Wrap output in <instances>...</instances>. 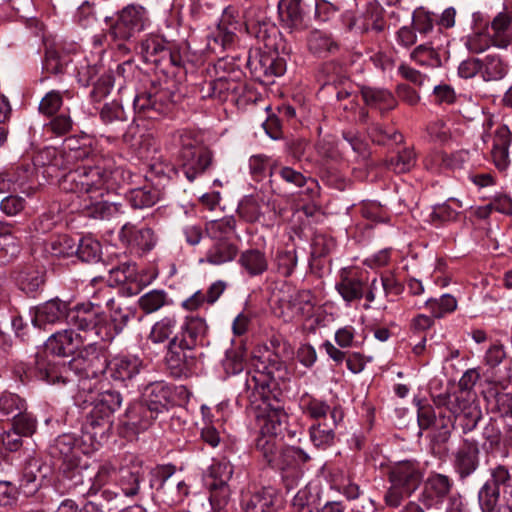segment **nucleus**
Wrapping results in <instances>:
<instances>
[{"label":"nucleus","instance_id":"obj_1","mask_svg":"<svg viewBox=\"0 0 512 512\" xmlns=\"http://www.w3.org/2000/svg\"><path fill=\"white\" fill-rule=\"evenodd\" d=\"M101 349L98 342L91 339L68 364L39 357L36 361L37 376L49 384H76L78 391L74 398L82 401V392L91 390V385H95V380L106 369Z\"/></svg>","mask_w":512,"mask_h":512},{"label":"nucleus","instance_id":"obj_2","mask_svg":"<svg viewBox=\"0 0 512 512\" xmlns=\"http://www.w3.org/2000/svg\"><path fill=\"white\" fill-rule=\"evenodd\" d=\"M77 156L70 152H60L55 148H46L35 157V163L47 166L48 170H69L59 180L62 190L73 193H81L85 196L95 194L103 190L104 184L110 177V172L99 167L79 166L70 169V161Z\"/></svg>","mask_w":512,"mask_h":512},{"label":"nucleus","instance_id":"obj_3","mask_svg":"<svg viewBox=\"0 0 512 512\" xmlns=\"http://www.w3.org/2000/svg\"><path fill=\"white\" fill-rule=\"evenodd\" d=\"M512 44V13L503 10L487 21L481 12L472 14V32L467 37L468 49L475 53L491 45L507 48Z\"/></svg>","mask_w":512,"mask_h":512},{"label":"nucleus","instance_id":"obj_4","mask_svg":"<svg viewBox=\"0 0 512 512\" xmlns=\"http://www.w3.org/2000/svg\"><path fill=\"white\" fill-rule=\"evenodd\" d=\"M93 387L94 385H91V390L82 392V399H86V402L76 399L75 402L78 405L92 406L84 426L97 443H103L111 432L113 414L120 408L122 397L119 392L110 390L95 395Z\"/></svg>","mask_w":512,"mask_h":512},{"label":"nucleus","instance_id":"obj_5","mask_svg":"<svg viewBox=\"0 0 512 512\" xmlns=\"http://www.w3.org/2000/svg\"><path fill=\"white\" fill-rule=\"evenodd\" d=\"M206 232L212 244L200 263L220 266L233 261L239 252V236L234 217H223L206 224Z\"/></svg>","mask_w":512,"mask_h":512},{"label":"nucleus","instance_id":"obj_6","mask_svg":"<svg viewBox=\"0 0 512 512\" xmlns=\"http://www.w3.org/2000/svg\"><path fill=\"white\" fill-rule=\"evenodd\" d=\"M389 487L383 500L389 508H398L421 486L424 470L415 460H404L393 464L387 474Z\"/></svg>","mask_w":512,"mask_h":512},{"label":"nucleus","instance_id":"obj_7","mask_svg":"<svg viewBox=\"0 0 512 512\" xmlns=\"http://www.w3.org/2000/svg\"><path fill=\"white\" fill-rule=\"evenodd\" d=\"M244 28L247 34L255 37L258 41L264 44V48L270 54L271 49L275 48L274 56H264L260 59V64H286L290 59V56H281L276 47V38L278 35V29L275 24L271 21L267 14V8L264 6H251L245 12Z\"/></svg>","mask_w":512,"mask_h":512},{"label":"nucleus","instance_id":"obj_8","mask_svg":"<svg viewBox=\"0 0 512 512\" xmlns=\"http://www.w3.org/2000/svg\"><path fill=\"white\" fill-rule=\"evenodd\" d=\"M68 324L84 333L82 335L84 342H91V339H95L97 342L98 340L106 342L113 339L106 316L99 305L82 303L71 308Z\"/></svg>","mask_w":512,"mask_h":512},{"label":"nucleus","instance_id":"obj_9","mask_svg":"<svg viewBox=\"0 0 512 512\" xmlns=\"http://www.w3.org/2000/svg\"><path fill=\"white\" fill-rule=\"evenodd\" d=\"M179 145L181 170L189 181H193L211 165L212 154L191 132L183 131L179 134Z\"/></svg>","mask_w":512,"mask_h":512},{"label":"nucleus","instance_id":"obj_10","mask_svg":"<svg viewBox=\"0 0 512 512\" xmlns=\"http://www.w3.org/2000/svg\"><path fill=\"white\" fill-rule=\"evenodd\" d=\"M453 481L444 474L433 473L424 482V487L419 495V501L426 508H439L448 497L449 503L446 512H462L463 503L458 496H450Z\"/></svg>","mask_w":512,"mask_h":512},{"label":"nucleus","instance_id":"obj_11","mask_svg":"<svg viewBox=\"0 0 512 512\" xmlns=\"http://www.w3.org/2000/svg\"><path fill=\"white\" fill-rule=\"evenodd\" d=\"M97 440L91 437V433L83 426L82 436L77 437L73 433H64L58 436L51 446V454L59 457L67 463V467L74 466L81 461V455H86L97 449Z\"/></svg>","mask_w":512,"mask_h":512},{"label":"nucleus","instance_id":"obj_12","mask_svg":"<svg viewBox=\"0 0 512 512\" xmlns=\"http://www.w3.org/2000/svg\"><path fill=\"white\" fill-rule=\"evenodd\" d=\"M233 475V467L225 459L215 460L205 474V483L210 489V502L218 509L223 508L231 496L228 484Z\"/></svg>","mask_w":512,"mask_h":512},{"label":"nucleus","instance_id":"obj_13","mask_svg":"<svg viewBox=\"0 0 512 512\" xmlns=\"http://www.w3.org/2000/svg\"><path fill=\"white\" fill-rule=\"evenodd\" d=\"M283 362H275L267 371L255 370L248 372L245 387L247 398L257 408L266 404L271 394V387L278 378L282 377Z\"/></svg>","mask_w":512,"mask_h":512},{"label":"nucleus","instance_id":"obj_14","mask_svg":"<svg viewBox=\"0 0 512 512\" xmlns=\"http://www.w3.org/2000/svg\"><path fill=\"white\" fill-rule=\"evenodd\" d=\"M147 22L146 8L140 4H129L118 12L109 34L114 40L128 41L143 31Z\"/></svg>","mask_w":512,"mask_h":512},{"label":"nucleus","instance_id":"obj_15","mask_svg":"<svg viewBox=\"0 0 512 512\" xmlns=\"http://www.w3.org/2000/svg\"><path fill=\"white\" fill-rule=\"evenodd\" d=\"M170 87L156 88L139 94L134 99L135 111L146 118L155 119L169 112L171 108Z\"/></svg>","mask_w":512,"mask_h":512},{"label":"nucleus","instance_id":"obj_16","mask_svg":"<svg viewBox=\"0 0 512 512\" xmlns=\"http://www.w3.org/2000/svg\"><path fill=\"white\" fill-rule=\"evenodd\" d=\"M165 361L171 373L179 377L194 365V348L186 346L184 340L176 335L168 343Z\"/></svg>","mask_w":512,"mask_h":512},{"label":"nucleus","instance_id":"obj_17","mask_svg":"<svg viewBox=\"0 0 512 512\" xmlns=\"http://www.w3.org/2000/svg\"><path fill=\"white\" fill-rule=\"evenodd\" d=\"M436 405H446L454 418H462V430L464 433L474 430L482 418L480 407L464 397L457 396L454 400L446 401V398H439Z\"/></svg>","mask_w":512,"mask_h":512},{"label":"nucleus","instance_id":"obj_18","mask_svg":"<svg viewBox=\"0 0 512 512\" xmlns=\"http://www.w3.org/2000/svg\"><path fill=\"white\" fill-rule=\"evenodd\" d=\"M71 308L69 304L59 298L48 300L34 308L32 323L35 327L46 329L49 325H55L66 321Z\"/></svg>","mask_w":512,"mask_h":512},{"label":"nucleus","instance_id":"obj_19","mask_svg":"<svg viewBox=\"0 0 512 512\" xmlns=\"http://www.w3.org/2000/svg\"><path fill=\"white\" fill-rule=\"evenodd\" d=\"M479 466V448L474 440L464 439L453 454V467L460 479L473 474Z\"/></svg>","mask_w":512,"mask_h":512},{"label":"nucleus","instance_id":"obj_20","mask_svg":"<svg viewBox=\"0 0 512 512\" xmlns=\"http://www.w3.org/2000/svg\"><path fill=\"white\" fill-rule=\"evenodd\" d=\"M239 18L237 8L233 6L226 7L218 23L217 34L212 38V41L224 48L230 46L235 40L236 32L240 31L243 26Z\"/></svg>","mask_w":512,"mask_h":512},{"label":"nucleus","instance_id":"obj_21","mask_svg":"<svg viewBox=\"0 0 512 512\" xmlns=\"http://www.w3.org/2000/svg\"><path fill=\"white\" fill-rule=\"evenodd\" d=\"M71 469V485L70 489L82 497L95 495L99 489L96 487L95 476L93 474V467L87 463H77L74 466H69Z\"/></svg>","mask_w":512,"mask_h":512},{"label":"nucleus","instance_id":"obj_22","mask_svg":"<svg viewBox=\"0 0 512 512\" xmlns=\"http://www.w3.org/2000/svg\"><path fill=\"white\" fill-rule=\"evenodd\" d=\"M119 238L123 243L136 247L143 252L152 250L157 243V237L151 228H137L131 223L122 226Z\"/></svg>","mask_w":512,"mask_h":512},{"label":"nucleus","instance_id":"obj_23","mask_svg":"<svg viewBox=\"0 0 512 512\" xmlns=\"http://www.w3.org/2000/svg\"><path fill=\"white\" fill-rule=\"evenodd\" d=\"M84 344L81 334H75L71 329H65L52 334L46 341L45 348L57 356H69Z\"/></svg>","mask_w":512,"mask_h":512},{"label":"nucleus","instance_id":"obj_24","mask_svg":"<svg viewBox=\"0 0 512 512\" xmlns=\"http://www.w3.org/2000/svg\"><path fill=\"white\" fill-rule=\"evenodd\" d=\"M140 53L146 64H160L169 61L170 64H178L165 41L159 36H149L141 43Z\"/></svg>","mask_w":512,"mask_h":512},{"label":"nucleus","instance_id":"obj_25","mask_svg":"<svg viewBox=\"0 0 512 512\" xmlns=\"http://www.w3.org/2000/svg\"><path fill=\"white\" fill-rule=\"evenodd\" d=\"M478 502L482 512H512V489L502 494L483 485L478 492Z\"/></svg>","mask_w":512,"mask_h":512},{"label":"nucleus","instance_id":"obj_26","mask_svg":"<svg viewBox=\"0 0 512 512\" xmlns=\"http://www.w3.org/2000/svg\"><path fill=\"white\" fill-rule=\"evenodd\" d=\"M81 207L86 216L95 219H109L121 212V205L111 203L103 199V190L85 196L82 199Z\"/></svg>","mask_w":512,"mask_h":512},{"label":"nucleus","instance_id":"obj_27","mask_svg":"<svg viewBox=\"0 0 512 512\" xmlns=\"http://www.w3.org/2000/svg\"><path fill=\"white\" fill-rule=\"evenodd\" d=\"M512 142V133L506 125L499 126L493 136L491 157L494 165L504 171L510 165L509 147Z\"/></svg>","mask_w":512,"mask_h":512},{"label":"nucleus","instance_id":"obj_28","mask_svg":"<svg viewBox=\"0 0 512 512\" xmlns=\"http://www.w3.org/2000/svg\"><path fill=\"white\" fill-rule=\"evenodd\" d=\"M343 419L340 408L334 407L330 412L329 422L312 425L309 429L310 440L316 447H327L333 443L334 429Z\"/></svg>","mask_w":512,"mask_h":512},{"label":"nucleus","instance_id":"obj_29","mask_svg":"<svg viewBox=\"0 0 512 512\" xmlns=\"http://www.w3.org/2000/svg\"><path fill=\"white\" fill-rule=\"evenodd\" d=\"M302 0H280L278 14L280 21L290 32L300 31L307 27L304 20V12L301 7Z\"/></svg>","mask_w":512,"mask_h":512},{"label":"nucleus","instance_id":"obj_30","mask_svg":"<svg viewBox=\"0 0 512 512\" xmlns=\"http://www.w3.org/2000/svg\"><path fill=\"white\" fill-rule=\"evenodd\" d=\"M162 480L157 488V497L169 506L183 501L188 494V487L183 480H179L173 474H162Z\"/></svg>","mask_w":512,"mask_h":512},{"label":"nucleus","instance_id":"obj_31","mask_svg":"<svg viewBox=\"0 0 512 512\" xmlns=\"http://www.w3.org/2000/svg\"><path fill=\"white\" fill-rule=\"evenodd\" d=\"M158 413L143 402L134 403L125 413L124 425L134 432L147 430L157 419Z\"/></svg>","mask_w":512,"mask_h":512},{"label":"nucleus","instance_id":"obj_32","mask_svg":"<svg viewBox=\"0 0 512 512\" xmlns=\"http://www.w3.org/2000/svg\"><path fill=\"white\" fill-rule=\"evenodd\" d=\"M14 279L21 291L34 295L44 285V270L39 266L25 265L15 271Z\"/></svg>","mask_w":512,"mask_h":512},{"label":"nucleus","instance_id":"obj_33","mask_svg":"<svg viewBox=\"0 0 512 512\" xmlns=\"http://www.w3.org/2000/svg\"><path fill=\"white\" fill-rule=\"evenodd\" d=\"M98 66H81L79 75L81 77L88 76L87 84H93V89L90 92L91 101L100 103L105 99L113 88V78L111 75L102 74L96 81L93 80L94 75L99 74Z\"/></svg>","mask_w":512,"mask_h":512},{"label":"nucleus","instance_id":"obj_34","mask_svg":"<svg viewBox=\"0 0 512 512\" xmlns=\"http://www.w3.org/2000/svg\"><path fill=\"white\" fill-rule=\"evenodd\" d=\"M366 281L357 275H349L346 270L340 274V280L336 283V290L347 303L359 301L364 297Z\"/></svg>","mask_w":512,"mask_h":512},{"label":"nucleus","instance_id":"obj_35","mask_svg":"<svg viewBox=\"0 0 512 512\" xmlns=\"http://www.w3.org/2000/svg\"><path fill=\"white\" fill-rule=\"evenodd\" d=\"M278 502V495L272 487H264L253 493L243 503L245 512H274Z\"/></svg>","mask_w":512,"mask_h":512},{"label":"nucleus","instance_id":"obj_36","mask_svg":"<svg viewBox=\"0 0 512 512\" xmlns=\"http://www.w3.org/2000/svg\"><path fill=\"white\" fill-rule=\"evenodd\" d=\"M170 396V389L164 382H154L145 388L142 402L160 414L167 409Z\"/></svg>","mask_w":512,"mask_h":512},{"label":"nucleus","instance_id":"obj_37","mask_svg":"<svg viewBox=\"0 0 512 512\" xmlns=\"http://www.w3.org/2000/svg\"><path fill=\"white\" fill-rule=\"evenodd\" d=\"M207 328L205 319L198 316H187L178 336L184 340L186 346L195 349L206 335Z\"/></svg>","mask_w":512,"mask_h":512},{"label":"nucleus","instance_id":"obj_38","mask_svg":"<svg viewBox=\"0 0 512 512\" xmlns=\"http://www.w3.org/2000/svg\"><path fill=\"white\" fill-rule=\"evenodd\" d=\"M239 264L251 276H260L268 270L265 253L259 249H247L240 254Z\"/></svg>","mask_w":512,"mask_h":512},{"label":"nucleus","instance_id":"obj_39","mask_svg":"<svg viewBox=\"0 0 512 512\" xmlns=\"http://www.w3.org/2000/svg\"><path fill=\"white\" fill-rule=\"evenodd\" d=\"M172 300L162 289H153L141 295L137 301L139 308L145 314H152L162 307L170 305Z\"/></svg>","mask_w":512,"mask_h":512},{"label":"nucleus","instance_id":"obj_40","mask_svg":"<svg viewBox=\"0 0 512 512\" xmlns=\"http://www.w3.org/2000/svg\"><path fill=\"white\" fill-rule=\"evenodd\" d=\"M113 377L125 381L136 376L143 367L142 361L138 357H119L112 362Z\"/></svg>","mask_w":512,"mask_h":512},{"label":"nucleus","instance_id":"obj_41","mask_svg":"<svg viewBox=\"0 0 512 512\" xmlns=\"http://www.w3.org/2000/svg\"><path fill=\"white\" fill-rule=\"evenodd\" d=\"M361 94L367 105L380 110H389L395 105L392 94L386 89L362 86Z\"/></svg>","mask_w":512,"mask_h":512},{"label":"nucleus","instance_id":"obj_42","mask_svg":"<svg viewBox=\"0 0 512 512\" xmlns=\"http://www.w3.org/2000/svg\"><path fill=\"white\" fill-rule=\"evenodd\" d=\"M282 302L287 303V308L290 309V314L288 315L290 318L312 314L313 303L310 291H297L290 295L287 301L282 300Z\"/></svg>","mask_w":512,"mask_h":512},{"label":"nucleus","instance_id":"obj_43","mask_svg":"<svg viewBox=\"0 0 512 512\" xmlns=\"http://www.w3.org/2000/svg\"><path fill=\"white\" fill-rule=\"evenodd\" d=\"M127 199L134 209H144L155 205L160 199V191L152 186L131 190Z\"/></svg>","mask_w":512,"mask_h":512},{"label":"nucleus","instance_id":"obj_44","mask_svg":"<svg viewBox=\"0 0 512 512\" xmlns=\"http://www.w3.org/2000/svg\"><path fill=\"white\" fill-rule=\"evenodd\" d=\"M484 397L492 412L499 413L501 416L512 415L511 394L499 392L495 388H489L484 392Z\"/></svg>","mask_w":512,"mask_h":512},{"label":"nucleus","instance_id":"obj_45","mask_svg":"<svg viewBox=\"0 0 512 512\" xmlns=\"http://www.w3.org/2000/svg\"><path fill=\"white\" fill-rule=\"evenodd\" d=\"M268 206L265 200L259 196H247L238 206L239 215L248 222L259 221L263 216V207Z\"/></svg>","mask_w":512,"mask_h":512},{"label":"nucleus","instance_id":"obj_46","mask_svg":"<svg viewBox=\"0 0 512 512\" xmlns=\"http://www.w3.org/2000/svg\"><path fill=\"white\" fill-rule=\"evenodd\" d=\"M309 459V455L298 447H282L274 468L285 470L306 463Z\"/></svg>","mask_w":512,"mask_h":512},{"label":"nucleus","instance_id":"obj_47","mask_svg":"<svg viewBox=\"0 0 512 512\" xmlns=\"http://www.w3.org/2000/svg\"><path fill=\"white\" fill-rule=\"evenodd\" d=\"M177 327L175 315H167L155 322L151 328L149 339L156 344L163 343L170 338Z\"/></svg>","mask_w":512,"mask_h":512},{"label":"nucleus","instance_id":"obj_48","mask_svg":"<svg viewBox=\"0 0 512 512\" xmlns=\"http://www.w3.org/2000/svg\"><path fill=\"white\" fill-rule=\"evenodd\" d=\"M119 484L125 496L132 497L138 494L141 480L139 466L123 467L120 469Z\"/></svg>","mask_w":512,"mask_h":512},{"label":"nucleus","instance_id":"obj_49","mask_svg":"<svg viewBox=\"0 0 512 512\" xmlns=\"http://www.w3.org/2000/svg\"><path fill=\"white\" fill-rule=\"evenodd\" d=\"M77 240L68 235H58L46 244V251L55 257H69L75 255Z\"/></svg>","mask_w":512,"mask_h":512},{"label":"nucleus","instance_id":"obj_50","mask_svg":"<svg viewBox=\"0 0 512 512\" xmlns=\"http://www.w3.org/2000/svg\"><path fill=\"white\" fill-rule=\"evenodd\" d=\"M425 307L430 311L432 317L442 318L456 310L457 300L450 294H443L440 298H429L425 302Z\"/></svg>","mask_w":512,"mask_h":512},{"label":"nucleus","instance_id":"obj_51","mask_svg":"<svg viewBox=\"0 0 512 512\" xmlns=\"http://www.w3.org/2000/svg\"><path fill=\"white\" fill-rule=\"evenodd\" d=\"M468 159V152L458 151L454 154L447 155L442 152H435L427 157L425 164L427 167L433 168L435 165H443L447 168L460 167Z\"/></svg>","mask_w":512,"mask_h":512},{"label":"nucleus","instance_id":"obj_52","mask_svg":"<svg viewBox=\"0 0 512 512\" xmlns=\"http://www.w3.org/2000/svg\"><path fill=\"white\" fill-rule=\"evenodd\" d=\"M286 418V414L279 410H272L266 415H263V423L261 424L262 436L276 438V436L282 432V427Z\"/></svg>","mask_w":512,"mask_h":512},{"label":"nucleus","instance_id":"obj_53","mask_svg":"<svg viewBox=\"0 0 512 512\" xmlns=\"http://www.w3.org/2000/svg\"><path fill=\"white\" fill-rule=\"evenodd\" d=\"M101 245L100 243L91 238L83 237L76 242L75 255L83 262H95L100 258Z\"/></svg>","mask_w":512,"mask_h":512},{"label":"nucleus","instance_id":"obj_54","mask_svg":"<svg viewBox=\"0 0 512 512\" xmlns=\"http://www.w3.org/2000/svg\"><path fill=\"white\" fill-rule=\"evenodd\" d=\"M483 485H489L498 493L507 494L512 489V475L505 466L498 465L491 470V479Z\"/></svg>","mask_w":512,"mask_h":512},{"label":"nucleus","instance_id":"obj_55","mask_svg":"<svg viewBox=\"0 0 512 512\" xmlns=\"http://www.w3.org/2000/svg\"><path fill=\"white\" fill-rule=\"evenodd\" d=\"M20 251L18 241L8 230L0 232V264L14 259Z\"/></svg>","mask_w":512,"mask_h":512},{"label":"nucleus","instance_id":"obj_56","mask_svg":"<svg viewBox=\"0 0 512 512\" xmlns=\"http://www.w3.org/2000/svg\"><path fill=\"white\" fill-rule=\"evenodd\" d=\"M177 66H156L153 69V78L150 80L153 89L170 87L172 92L174 85V77L176 76Z\"/></svg>","mask_w":512,"mask_h":512},{"label":"nucleus","instance_id":"obj_57","mask_svg":"<svg viewBox=\"0 0 512 512\" xmlns=\"http://www.w3.org/2000/svg\"><path fill=\"white\" fill-rule=\"evenodd\" d=\"M222 366L228 375L242 372L245 367L244 351L240 347L228 349L222 360Z\"/></svg>","mask_w":512,"mask_h":512},{"label":"nucleus","instance_id":"obj_58","mask_svg":"<svg viewBox=\"0 0 512 512\" xmlns=\"http://www.w3.org/2000/svg\"><path fill=\"white\" fill-rule=\"evenodd\" d=\"M281 446L278 445L276 438L261 436L257 440V449L260 451L263 458L271 467H275L278 460Z\"/></svg>","mask_w":512,"mask_h":512},{"label":"nucleus","instance_id":"obj_59","mask_svg":"<svg viewBox=\"0 0 512 512\" xmlns=\"http://www.w3.org/2000/svg\"><path fill=\"white\" fill-rule=\"evenodd\" d=\"M41 461L35 457H28L22 470V485L28 487L32 485V489L36 490L40 483H37L38 476L41 473Z\"/></svg>","mask_w":512,"mask_h":512},{"label":"nucleus","instance_id":"obj_60","mask_svg":"<svg viewBox=\"0 0 512 512\" xmlns=\"http://www.w3.org/2000/svg\"><path fill=\"white\" fill-rule=\"evenodd\" d=\"M461 207V203L458 200H450L447 203L437 205L433 208L431 217L433 220H439L440 222H450L457 219L458 212L457 208Z\"/></svg>","mask_w":512,"mask_h":512},{"label":"nucleus","instance_id":"obj_61","mask_svg":"<svg viewBox=\"0 0 512 512\" xmlns=\"http://www.w3.org/2000/svg\"><path fill=\"white\" fill-rule=\"evenodd\" d=\"M4 172L10 180V187L12 190L15 189L16 186L22 188L30 180L33 175V168L27 164L12 167Z\"/></svg>","mask_w":512,"mask_h":512},{"label":"nucleus","instance_id":"obj_62","mask_svg":"<svg viewBox=\"0 0 512 512\" xmlns=\"http://www.w3.org/2000/svg\"><path fill=\"white\" fill-rule=\"evenodd\" d=\"M416 156L410 149H403L389 161V167L396 173H404L415 166Z\"/></svg>","mask_w":512,"mask_h":512},{"label":"nucleus","instance_id":"obj_63","mask_svg":"<svg viewBox=\"0 0 512 512\" xmlns=\"http://www.w3.org/2000/svg\"><path fill=\"white\" fill-rule=\"evenodd\" d=\"M309 50L318 56H324L325 54L336 49L335 43L327 36L322 35L318 32L313 33L308 41Z\"/></svg>","mask_w":512,"mask_h":512},{"label":"nucleus","instance_id":"obj_64","mask_svg":"<svg viewBox=\"0 0 512 512\" xmlns=\"http://www.w3.org/2000/svg\"><path fill=\"white\" fill-rule=\"evenodd\" d=\"M412 25L419 34L428 35L434 29L433 14L423 9L416 10L412 16Z\"/></svg>","mask_w":512,"mask_h":512}]
</instances>
